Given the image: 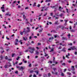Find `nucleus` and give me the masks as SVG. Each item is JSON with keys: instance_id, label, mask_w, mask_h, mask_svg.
<instances>
[{"instance_id": "f257e3e1", "label": "nucleus", "mask_w": 77, "mask_h": 77, "mask_svg": "<svg viewBox=\"0 0 77 77\" xmlns=\"http://www.w3.org/2000/svg\"><path fill=\"white\" fill-rule=\"evenodd\" d=\"M30 50H29V53H31V54H33L34 53V51H35V49L34 48H32V47H29L28 48Z\"/></svg>"}, {"instance_id": "f03ea898", "label": "nucleus", "mask_w": 77, "mask_h": 77, "mask_svg": "<svg viewBox=\"0 0 77 77\" xmlns=\"http://www.w3.org/2000/svg\"><path fill=\"white\" fill-rule=\"evenodd\" d=\"M16 68H18L20 69H22L23 70V69H24L25 68V66L23 67V66H21V67L20 66H17Z\"/></svg>"}, {"instance_id": "7ed1b4c3", "label": "nucleus", "mask_w": 77, "mask_h": 77, "mask_svg": "<svg viewBox=\"0 0 77 77\" xmlns=\"http://www.w3.org/2000/svg\"><path fill=\"white\" fill-rule=\"evenodd\" d=\"M30 30H26L25 31L23 30V32H24V35H26L27 33H29V32H30Z\"/></svg>"}, {"instance_id": "20e7f679", "label": "nucleus", "mask_w": 77, "mask_h": 77, "mask_svg": "<svg viewBox=\"0 0 77 77\" xmlns=\"http://www.w3.org/2000/svg\"><path fill=\"white\" fill-rule=\"evenodd\" d=\"M10 66H12V65H8V64H7L4 66V68L5 69H7V68H8L9 67H10Z\"/></svg>"}, {"instance_id": "39448f33", "label": "nucleus", "mask_w": 77, "mask_h": 77, "mask_svg": "<svg viewBox=\"0 0 77 77\" xmlns=\"http://www.w3.org/2000/svg\"><path fill=\"white\" fill-rule=\"evenodd\" d=\"M52 74H53L54 75V74H55L56 75H57L58 74H57V72H56L55 73H54V72H53V71H52Z\"/></svg>"}, {"instance_id": "423d86ee", "label": "nucleus", "mask_w": 77, "mask_h": 77, "mask_svg": "<svg viewBox=\"0 0 77 77\" xmlns=\"http://www.w3.org/2000/svg\"><path fill=\"white\" fill-rule=\"evenodd\" d=\"M70 49H72V50H75V49H76L75 50H77V49L76 48H75V47L73 46V47H72L70 48Z\"/></svg>"}, {"instance_id": "0eeeda50", "label": "nucleus", "mask_w": 77, "mask_h": 77, "mask_svg": "<svg viewBox=\"0 0 77 77\" xmlns=\"http://www.w3.org/2000/svg\"><path fill=\"white\" fill-rule=\"evenodd\" d=\"M23 40H24V41H26V40H27L28 38H27L26 37H23Z\"/></svg>"}, {"instance_id": "6e6552de", "label": "nucleus", "mask_w": 77, "mask_h": 77, "mask_svg": "<svg viewBox=\"0 0 77 77\" xmlns=\"http://www.w3.org/2000/svg\"><path fill=\"white\" fill-rule=\"evenodd\" d=\"M61 51H64V52H66V51L65 50V48H63V49L61 50Z\"/></svg>"}, {"instance_id": "1a4fd4ad", "label": "nucleus", "mask_w": 77, "mask_h": 77, "mask_svg": "<svg viewBox=\"0 0 77 77\" xmlns=\"http://www.w3.org/2000/svg\"><path fill=\"white\" fill-rule=\"evenodd\" d=\"M54 37L55 38H59V36L57 35H54Z\"/></svg>"}, {"instance_id": "9d476101", "label": "nucleus", "mask_w": 77, "mask_h": 77, "mask_svg": "<svg viewBox=\"0 0 77 77\" xmlns=\"http://www.w3.org/2000/svg\"><path fill=\"white\" fill-rule=\"evenodd\" d=\"M72 68L71 69V70H72V71H74V67L73 66H72Z\"/></svg>"}, {"instance_id": "9b49d317", "label": "nucleus", "mask_w": 77, "mask_h": 77, "mask_svg": "<svg viewBox=\"0 0 77 77\" xmlns=\"http://www.w3.org/2000/svg\"><path fill=\"white\" fill-rule=\"evenodd\" d=\"M61 27H62V26L61 25H59L57 27V29H59V28H61Z\"/></svg>"}, {"instance_id": "f8f14e48", "label": "nucleus", "mask_w": 77, "mask_h": 77, "mask_svg": "<svg viewBox=\"0 0 77 77\" xmlns=\"http://www.w3.org/2000/svg\"><path fill=\"white\" fill-rule=\"evenodd\" d=\"M53 69L54 70V72H56V70H57V69L55 68H53Z\"/></svg>"}, {"instance_id": "ddd939ff", "label": "nucleus", "mask_w": 77, "mask_h": 77, "mask_svg": "<svg viewBox=\"0 0 77 77\" xmlns=\"http://www.w3.org/2000/svg\"><path fill=\"white\" fill-rule=\"evenodd\" d=\"M0 58L1 59V60H3V55H1L0 56Z\"/></svg>"}, {"instance_id": "4468645a", "label": "nucleus", "mask_w": 77, "mask_h": 77, "mask_svg": "<svg viewBox=\"0 0 77 77\" xmlns=\"http://www.w3.org/2000/svg\"><path fill=\"white\" fill-rule=\"evenodd\" d=\"M44 77H47V74H44L43 75Z\"/></svg>"}, {"instance_id": "2eb2a0df", "label": "nucleus", "mask_w": 77, "mask_h": 77, "mask_svg": "<svg viewBox=\"0 0 77 77\" xmlns=\"http://www.w3.org/2000/svg\"><path fill=\"white\" fill-rule=\"evenodd\" d=\"M54 51V48H52L51 49V50L50 51V52H52V51Z\"/></svg>"}, {"instance_id": "dca6fc26", "label": "nucleus", "mask_w": 77, "mask_h": 77, "mask_svg": "<svg viewBox=\"0 0 77 77\" xmlns=\"http://www.w3.org/2000/svg\"><path fill=\"white\" fill-rule=\"evenodd\" d=\"M35 73H36V74L37 75L38 74L39 72H38V71H35Z\"/></svg>"}, {"instance_id": "f3484780", "label": "nucleus", "mask_w": 77, "mask_h": 77, "mask_svg": "<svg viewBox=\"0 0 77 77\" xmlns=\"http://www.w3.org/2000/svg\"><path fill=\"white\" fill-rule=\"evenodd\" d=\"M48 77H50V76H51V73H48Z\"/></svg>"}, {"instance_id": "a211bd4d", "label": "nucleus", "mask_w": 77, "mask_h": 77, "mask_svg": "<svg viewBox=\"0 0 77 77\" xmlns=\"http://www.w3.org/2000/svg\"><path fill=\"white\" fill-rule=\"evenodd\" d=\"M35 54L37 55H38V54H39V52H38V51H36L35 52Z\"/></svg>"}, {"instance_id": "6ab92c4d", "label": "nucleus", "mask_w": 77, "mask_h": 77, "mask_svg": "<svg viewBox=\"0 0 77 77\" xmlns=\"http://www.w3.org/2000/svg\"><path fill=\"white\" fill-rule=\"evenodd\" d=\"M61 29L62 30H64L63 29H64L65 28V26H62L61 27Z\"/></svg>"}, {"instance_id": "aec40b11", "label": "nucleus", "mask_w": 77, "mask_h": 77, "mask_svg": "<svg viewBox=\"0 0 77 77\" xmlns=\"http://www.w3.org/2000/svg\"><path fill=\"white\" fill-rule=\"evenodd\" d=\"M36 3H35H35H34V4L32 6H33V7H34L35 6H36Z\"/></svg>"}, {"instance_id": "412c9836", "label": "nucleus", "mask_w": 77, "mask_h": 77, "mask_svg": "<svg viewBox=\"0 0 77 77\" xmlns=\"http://www.w3.org/2000/svg\"><path fill=\"white\" fill-rule=\"evenodd\" d=\"M65 39H66V38L65 37H63L62 38V40H64Z\"/></svg>"}, {"instance_id": "4be33fe9", "label": "nucleus", "mask_w": 77, "mask_h": 77, "mask_svg": "<svg viewBox=\"0 0 77 77\" xmlns=\"http://www.w3.org/2000/svg\"><path fill=\"white\" fill-rule=\"evenodd\" d=\"M63 14L61 13L60 15H59L60 17H62V16H63Z\"/></svg>"}, {"instance_id": "5701e85b", "label": "nucleus", "mask_w": 77, "mask_h": 77, "mask_svg": "<svg viewBox=\"0 0 77 77\" xmlns=\"http://www.w3.org/2000/svg\"><path fill=\"white\" fill-rule=\"evenodd\" d=\"M24 31H23V32H21L20 33V34L21 35H23V33H24Z\"/></svg>"}, {"instance_id": "b1692460", "label": "nucleus", "mask_w": 77, "mask_h": 77, "mask_svg": "<svg viewBox=\"0 0 77 77\" xmlns=\"http://www.w3.org/2000/svg\"><path fill=\"white\" fill-rule=\"evenodd\" d=\"M23 19H26V17L25 16V14H24L23 16Z\"/></svg>"}, {"instance_id": "393cba45", "label": "nucleus", "mask_w": 77, "mask_h": 77, "mask_svg": "<svg viewBox=\"0 0 77 77\" xmlns=\"http://www.w3.org/2000/svg\"><path fill=\"white\" fill-rule=\"evenodd\" d=\"M71 32H75V30H74V29H72L71 31Z\"/></svg>"}, {"instance_id": "a878e982", "label": "nucleus", "mask_w": 77, "mask_h": 77, "mask_svg": "<svg viewBox=\"0 0 77 77\" xmlns=\"http://www.w3.org/2000/svg\"><path fill=\"white\" fill-rule=\"evenodd\" d=\"M53 39V37H50L49 38V40H51V39Z\"/></svg>"}, {"instance_id": "bb28decb", "label": "nucleus", "mask_w": 77, "mask_h": 77, "mask_svg": "<svg viewBox=\"0 0 77 77\" xmlns=\"http://www.w3.org/2000/svg\"><path fill=\"white\" fill-rule=\"evenodd\" d=\"M58 21H57L56 22H55V23H54V24H58Z\"/></svg>"}, {"instance_id": "cd10ccee", "label": "nucleus", "mask_w": 77, "mask_h": 77, "mask_svg": "<svg viewBox=\"0 0 77 77\" xmlns=\"http://www.w3.org/2000/svg\"><path fill=\"white\" fill-rule=\"evenodd\" d=\"M51 32H53L54 33H56V31L54 30H52V31H51Z\"/></svg>"}, {"instance_id": "c85d7f7f", "label": "nucleus", "mask_w": 77, "mask_h": 77, "mask_svg": "<svg viewBox=\"0 0 77 77\" xmlns=\"http://www.w3.org/2000/svg\"><path fill=\"white\" fill-rule=\"evenodd\" d=\"M20 58V57H18L17 58H16V60H18Z\"/></svg>"}, {"instance_id": "c756f323", "label": "nucleus", "mask_w": 77, "mask_h": 77, "mask_svg": "<svg viewBox=\"0 0 77 77\" xmlns=\"http://www.w3.org/2000/svg\"><path fill=\"white\" fill-rule=\"evenodd\" d=\"M20 14V15H24V12H23L22 13H21Z\"/></svg>"}, {"instance_id": "7c9ffc66", "label": "nucleus", "mask_w": 77, "mask_h": 77, "mask_svg": "<svg viewBox=\"0 0 77 77\" xmlns=\"http://www.w3.org/2000/svg\"><path fill=\"white\" fill-rule=\"evenodd\" d=\"M21 41H22V40H20V41H19V42H20V44H23V42H21Z\"/></svg>"}, {"instance_id": "2f4dec72", "label": "nucleus", "mask_w": 77, "mask_h": 77, "mask_svg": "<svg viewBox=\"0 0 77 77\" xmlns=\"http://www.w3.org/2000/svg\"><path fill=\"white\" fill-rule=\"evenodd\" d=\"M28 66H29V67H32V64H29Z\"/></svg>"}, {"instance_id": "473e14b6", "label": "nucleus", "mask_w": 77, "mask_h": 77, "mask_svg": "<svg viewBox=\"0 0 77 77\" xmlns=\"http://www.w3.org/2000/svg\"><path fill=\"white\" fill-rule=\"evenodd\" d=\"M15 74H18V71H16L15 72Z\"/></svg>"}, {"instance_id": "72a5a7b5", "label": "nucleus", "mask_w": 77, "mask_h": 77, "mask_svg": "<svg viewBox=\"0 0 77 77\" xmlns=\"http://www.w3.org/2000/svg\"><path fill=\"white\" fill-rule=\"evenodd\" d=\"M67 74H69V75H71V73H69V72H67Z\"/></svg>"}, {"instance_id": "f704fd0d", "label": "nucleus", "mask_w": 77, "mask_h": 77, "mask_svg": "<svg viewBox=\"0 0 77 77\" xmlns=\"http://www.w3.org/2000/svg\"><path fill=\"white\" fill-rule=\"evenodd\" d=\"M53 63H55V64H57V62H56V61H53Z\"/></svg>"}, {"instance_id": "c9c22d12", "label": "nucleus", "mask_w": 77, "mask_h": 77, "mask_svg": "<svg viewBox=\"0 0 77 77\" xmlns=\"http://www.w3.org/2000/svg\"><path fill=\"white\" fill-rule=\"evenodd\" d=\"M34 72V71H33V70H31L30 71V73H32V72Z\"/></svg>"}, {"instance_id": "e433bc0d", "label": "nucleus", "mask_w": 77, "mask_h": 77, "mask_svg": "<svg viewBox=\"0 0 77 77\" xmlns=\"http://www.w3.org/2000/svg\"><path fill=\"white\" fill-rule=\"evenodd\" d=\"M15 54H12V57H14V55H15Z\"/></svg>"}, {"instance_id": "4c0bfd02", "label": "nucleus", "mask_w": 77, "mask_h": 77, "mask_svg": "<svg viewBox=\"0 0 77 77\" xmlns=\"http://www.w3.org/2000/svg\"><path fill=\"white\" fill-rule=\"evenodd\" d=\"M16 3H17V1H15L13 2V4H15Z\"/></svg>"}, {"instance_id": "58836bf2", "label": "nucleus", "mask_w": 77, "mask_h": 77, "mask_svg": "<svg viewBox=\"0 0 77 77\" xmlns=\"http://www.w3.org/2000/svg\"><path fill=\"white\" fill-rule=\"evenodd\" d=\"M2 11L3 12H5V10H4V9H2Z\"/></svg>"}, {"instance_id": "ea45409f", "label": "nucleus", "mask_w": 77, "mask_h": 77, "mask_svg": "<svg viewBox=\"0 0 77 77\" xmlns=\"http://www.w3.org/2000/svg\"><path fill=\"white\" fill-rule=\"evenodd\" d=\"M26 24H30V23H29L28 22H26Z\"/></svg>"}, {"instance_id": "a19ab883", "label": "nucleus", "mask_w": 77, "mask_h": 77, "mask_svg": "<svg viewBox=\"0 0 77 77\" xmlns=\"http://www.w3.org/2000/svg\"><path fill=\"white\" fill-rule=\"evenodd\" d=\"M61 75L62 76H64V74L63 72L61 73Z\"/></svg>"}, {"instance_id": "79ce46f5", "label": "nucleus", "mask_w": 77, "mask_h": 77, "mask_svg": "<svg viewBox=\"0 0 77 77\" xmlns=\"http://www.w3.org/2000/svg\"><path fill=\"white\" fill-rule=\"evenodd\" d=\"M38 32H42V30L39 29V30H38Z\"/></svg>"}, {"instance_id": "37998d69", "label": "nucleus", "mask_w": 77, "mask_h": 77, "mask_svg": "<svg viewBox=\"0 0 77 77\" xmlns=\"http://www.w3.org/2000/svg\"><path fill=\"white\" fill-rule=\"evenodd\" d=\"M16 42H18V39H16Z\"/></svg>"}, {"instance_id": "c03bdc74", "label": "nucleus", "mask_w": 77, "mask_h": 77, "mask_svg": "<svg viewBox=\"0 0 77 77\" xmlns=\"http://www.w3.org/2000/svg\"><path fill=\"white\" fill-rule=\"evenodd\" d=\"M38 45H41V44L40 43H38Z\"/></svg>"}, {"instance_id": "a18cd8bd", "label": "nucleus", "mask_w": 77, "mask_h": 77, "mask_svg": "<svg viewBox=\"0 0 77 77\" xmlns=\"http://www.w3.org/2000/svg\"><path fill=\"white\" fill-rule=\"evenodd\" d=\"M17 42H16L15 43V45H18V43H17Z\"/></svg>"}, {"instance_id": "49530a36", "label": "nucleus", "mask_w": 77, "mask_h": 77, "mask_svg": "<svg viewBox=\"0 0 77 77\" xmlns=\"http://www.w3.org/2000/svg\"><path fill=\"white\" fill-rule=\"evenodd\" d=\"M22 64H23V62H21L20 63H19V65H22Z\"/></svg>"}, {"instance_id": "de8ad7c7", "label": "nucleus", "mask_w": 77, "mask_h": 77, "mask_svg": "<svg viewBox=\"0 0 77 77\" xmlns=\"http://www.w3.org/2000/svg\"><path fill=\"white\" fill-rule=\"evenodd\" d=\"M38 56H35V59H36V58H38Z\"/></svg>"}, {"instance_id": "09e8293b", "label": "nucleus", "mask_w": 77, "mask_h": 77, "mask_svg": "<svg viewBox=\"0 0 77 77\" xmlns=\"http://www.w3.org/2000/svg\"><path fill=\"white\" fill-rule=\"evenodd\" d=\"M5 59H8V56H6V57H5Z\"/></svg>"}, {"instance_id": "8fccbe9b", "label": "nucleus", "mask_w": 77, "mask_h": 77, "mask_svg": "<svg viewBox=\"0 0 77 77\" xmlns=\"http://www.w3.org/2000/svg\"><path fill=\"white\" fill-rule=\"evenodd\" d=\"M11 6L13 7H14V4L12 3V4L11 5Z\"/></svg>"}, {"instance_id": "3c124183", "label": "nucleus", "mask_w": 77, "mask_h": 77, "mask_svg": "<svg viewBox=\"0 0 77 77\" xmlns=\"http://www.w3.org/2000/svg\"><path fill=\"white\" fill-rule=\"evenodd\" d=\"M66 10L67 11V13H68V9L67 8H66Z\"/></svg>"}, {"instance_id": "603ef678", "label": "nucleus", "mask_w": 77, "mask_h": 77, "mask_svg": "<svg viewBox=\"0 0 77 77\" xmlns=\"http://www.w3.org/2000/svg\"><path fill=\"white\" fill-rule=\"evenodd\" d=\"M58 10H59V11H60V12H62V9H59Z\"/></svg>"}, {"instance_id": "864d4df0", "label": "nucleus", "mask_w": 77, "mask_h": 77, "mask_svg": "<svg viewBox=\"0 0 77 77\" xmlns=\"http://www.w3.org/2000/svg\"><path fill=\"white\" fill-rule=\"evenodd\" d=\"M40 4H38L37 5V7H38V8H39V7H40Z\"/></svg>"}, {"instance_id": "5fc2aeb1", "label": "nucleus", "mask_w": 77, "mask_h": 77, "mask_svg": "<svg viewBox=\"0 0 77 77\" xmlns=\"http://www.w3.org/2000/svg\"><path fill=\"white\" fill-rule=\"evenodd\" d=\"M44 11H48V9L47 8L45 9Z\"/></svg>"}, {"instance_id": "6e6d98bb", "label": "nucleus", "mask_w": 77, "mask_h": 77, "mask_svg": "<svg viewBox=\"0 0 77 77\" xmlns=\"http://www.w3.org/2000/svg\"><path fill=\"white\" fill-rule=\"evenodd\" d=\"M70 36H71V35H70V34L69 33L68 34V35H67V36L69 37Z\"/></svg>"}, {"instance_id": "4d7b16f0", "label": "nucleus", "mask_w": 77, "mask_h": 77, "mask_svg": "<svg viewBox=\"0 0 77 77\" xmlns=\"http://www.w3.org/2000/svg\"><path fill=\"white\" fill-rule=\"evenodd\" d=\"M53 60L54 61V60H55V57H53Z\"/></svg>"}, {"instance_id": "13d9d810", "label": "nucleus", "mask_w": 77, "mask_h": 77, "mask_svg": "<svg viewBox=\"0 0 77 77\" xmlns=\"http://www.w3.org/2000/svg\"><path fill=\"white\" fill-rule=\"evenodd\" d=\"M5 52V51H2L1 52V54H3V53H4Z\"/></svg>"}, {"instance_id": "bf43d9fd", "label": "nucleus", "mask_w": 77, "mask_h": 77, "mask_svg": "<svg viewBox=\"0 0 77 77\" xmlns=\"http://www.w3.org/2000/svg\"><path fill=\"white\" fill-rule=\"evenodd\" d=\"M27 29H28V30H30V28H29V27H27Z\"/></svg>"}, {"instance_id": "052dcab7", "label": "nucleus", "mask_w": 77, "mask_h": 77, "mask_svg": "<svg viewBox=\"0 0 77 77\" xmlns=\"http://www.w3.org/2000/svg\"><path fill=\"white\" fill-rule=\"evenodd\" d=\"M69 45H72V43H71L69 44Z\"/></svg>"}, {"instance_id": "680f3d73", "label": "nucleus", "mask_w": 77, "mask_h": 77, "mask_svg": "<svg viewBox=\"0 0 77 77\" xmlns=\"http://www.w3.org/2000/svg\"><path fill=\"white\" fill-rule=\"evenodd\" d=\"M48 36H51V34H48Z\"/></svg>"}, {"instance_id": "e2e57ef3", "label": "nucleus", "mask_w": 77, "mask_h": 77, "mask_svg": "<svg viewBox=\"0 0 77 77\" xmlns=\"http://www.w3.org/2000/svg\"><path fill=\"white\" fill-rule=\"evenodd\" d=\"M5 16H6V15L8 16V15H9V14L7 13V14H5Z\"/></svg>"}, {"instance_id": "0e129e2a", "label": "nucleus", "mask_w": 77, "mask_h": 77, "mask_svg": "<svg viewBox=\"0 0 77 77\" xmlns=\"http://www.w3.org/2000/svg\"><path fill=\"white\" fill-rule=\"evenodd\" d=\"M62 46H66V45L65 44H63L62 45Z\"/></svg>"}, {"instance_id": "69168bd1", "label": "nucleus", "mask_w": 77, "mask_h": 77, "mask_svg": "<svg viewBox=\"0 0 77 77\" xmlns=\"http://www.w3.org/2000/svg\"><path fill=\"white\" fill-rule=\"evenodd\" d=\"M50 15L51 16H53V13H51V14Z\"/></svg>"}, {"instance_id": "338daca9", "label": "nucleus", "mask_w": 77, "mask_h": 77, "mask_svg": "<svg viewBox=\"0 0 77 77\" xmlns=\"http://www.w3.org/2000/svg\"><path fill=\"white\" fill-rule=\"evenodd\" d=\"M18 8H20L21 6H18Z\"/></svg>"}, {"instance_id": "774afa93", "label": "nucleus", "mask_w": 77, "mask_h": 77, "mask_svg": "<svg viewBox=\"0 0 77 77\" xmlns=\"http://www.w3.org/2000/svg\"><path fill=\"white\" fill-rule=\"evenodd\" d=\"M77 54V51L75 52V54Z\"/></svg>"}]
</instances>
